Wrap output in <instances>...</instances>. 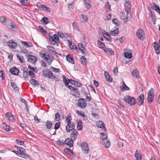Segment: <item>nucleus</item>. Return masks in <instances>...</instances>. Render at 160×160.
Segmentation results:
<instances>
[{
    "instance_id": "1",
    "label": "nucleus",
    "mask_w": 160,
    "mask_h": 160,
    "mask_svg": "<svg viewBox=\"0 0 160 160\" xmlns=\"http://www.w3.org/2000/svg\"><path fill=\"white\" fill-rule=\"evenodd\" d=\"M71 114L69 113L68 114L65 120L67 124L66 127V130L67 132L73 130L75 126V124L74 122L71 121Z\"/></svg>"
},
{
    "instance_id": "2",
    "label": "nucleus",
    "mask_w": 160,
    "mask_h": 160,
    "mask_svg": "<svg viewBox=\"0 0 160 160\" xmlns=\"http://www.w3.org/2000/svg\"><path fill=\"white\" fill-rule=\"evenodd\" d=\"M80 147L82 152L85 154H87L90 151V149L87 143L85 142L80 144Z\"/></svg>"
},
{
    "instance_id": "3",
    "label": "nucleus",
    "mask_w": 160,
    "mask_h": 160,
    "mask_svg": "<svg viewBox=\"0 0 160 160\" xmlns=\"http://www.w3.org/2000/svg\"><path fill=\"white\" fill-rule=\"evenodd\" d=\"M123 99L126 103L131 106L134 105L136 102V100L135 98L128 95L125 96Z\"/></svg>"
},
{
    "instance_id": "4",
    "label": "nucleus",
    "mask_w": 160,
    "mask_h": 160,
    "mask_svg": "<svg viewBox=\"0 0 160 160\" xmlns=\"http://www.w3.org/2000/svg\"><path fill=\"white\" fill-rule=\"evenodd\" d=\"M50 42L53 44L57 46L58 45V43L59 42L58 37L56 34H54L53 37L49 36Z\"/></svg>"
},
{
    "instance_id": "5",
    "label": "nucleus",
    "mask_w": 160,
    "mask_h": 160,
    "mask_svg": "<svg viewBox=\"0 0 160 160\" xmlns=\"http://www.w3.org/2000/svg\"><path fill=\"white\" fill-rule=\"evenodd\" d=\"M39 55L41 57L44 58L45 60L49 63L50 64L52 62V60L51 58H50V57L48 55L44 52L43 51H42L40 52Z\"/></svg>"
},
{
    "instance_id": "6",
    "label": "nucleus",
    "mask_w": 160,
    "mask_h": 160,
    "mask_svg": "<svg viewBox=\"0 0 160 160\" xmlns=\"http://www.w3.org/2000/svg\"><path fill=\"white\" fill-rule=\"evenodd\" d=\"M136 35L138 38L142 40H143L145 38V34L143 31L141 29H139L137 32Z\"/></svg>"
},
{
    "instance_id": "7",
    "label": "nucleus",
    "mask_w": 160,
    "mask_h": 160,
    "mask_svg": "<svg viewBox=\"0 0 160 160\" xmlns=\"http://www.w3.org/2000/svg\"><path fill=\"white\" fill-rule=\"evenodd\" d=\"M78 105L81 108H84L87 105L85 100L82 98L79 99L78 102Z\"/></svg>"
},
{
    "instance_id": "8",
    "label": "nucleus",
    "mask_w": 160,
    "mask_h": 160,
    "mask_svg": "<svg viewBox=\"0 0 160 160\" xmlns=\"http://www.w3.org/2000/svg\"><path fill=\"white\" fill-rule=\"evenodd\" d=\"M154 90L152 88L150 90L148 94V100L149 102H151L153 101L154 98Z\"/></svg>"
},
{
    "instance_id": "9",
    "label": "nucleus",
    "mask_w": 160,
    "mask_h": 160,
    "mask_svg": "<svg viewBox=\"0 0 160 160\" xmlns=\"http://www.w3.org/2000/svg\"><path fill=\"white\" fill-rule=\"evenodd\" d=\"M7 45L12 49H15L17 46V44L14 41L10 40L7 42Z\"/></svg>"
},
{
    "instance_id": "10",
    "label": "nucleus",
    "mask_w": 160,
    "mask_h": 160,
    "mask_svg": "<svg viewBox=\"0 0 160 160\" xmlns=\"http://www.w3.org/2000/svg\"><path fill=\"white\" fill-rule=\"evenodd\" d=\"M125 7L126 12L127 13V15H129L130 16L129 12L130 11L131 5L129 2L126 1L125 3Z\"/></svg>"
},
{
    "instance_id": "11",
    "label": "nucleus",
    "mask_w": 160,
    "mask_h": 160,
    "mask_svg": "<svg viewBox=\"0 0 160 160\" xmlns=\"http://www.w3.org/2000/svg\"><path fill=\"white\" fill-rule=\"evenodd\" d=\"M37 6L40 9H42L45 11L50 12V9L48 7L45 6L44 5L41 4L39 3H38L37 4Z\"/></svg>"
},
{
    "instance_id": "12",
    "label": "nucleus",
    "mask_w": 160,
    "mask_h": 160,
    "mask_svg": "<svg viewBox=\"0 0 160 160\" xmlns=\"http://www.w3.org/2000/svg\"><path fill=\"white\" fill-rule=\"evenodd\" d=\"M154 47L156 52V53L157 54H159L160 53V45L156 42H154Z\"/></svg>"
},
{
    "instance_id": "13",
    "label": "nucleus",
    "mask_w": 160,
    "mask_h": 160,
    "mask_svg": "<svg viewBox=\"0 0 160 160\" xmlns=\"http://www.w3.org/2000/svg\"><path fill=\"white\" fill-rule=\"evenodd\" d=\"M96 125L98 128H101L105 131H106V129L105 127L104 123L101 121H98L96 123Z\"/></svg>"
},
{
    "instance_id": "14",
    "label": "nucleus",
    "mask_w": 160,
    "mask_h": 160,
    "mask_svg": "<svg viewBox=\"0 0 160 160\" xmlns=\"http://www.w3.org/2000/svg\"><path fill=\"white\" fill-rule=\"evenodd\" d=\"M43 74L45 77H47L48 76L49 78H56L53 75L52 72L49 69L47 70V73H44Z\"/></svg>"
},
{
    "instance_id": "15",
    "label": "nucleus",
    "mask_w": 160,
    "mask_h": 160,
    "mask_svg": "<svg viewBox=\"0 0 160 160\" xmlns=\"http://www.w3.org/2000/svg\"><path fill=\"white\" fill-rule=\"evenodd\" d=\"M131 74L132 76L135 77L136 78H139L140 77L139 72L137 69L133 70L131 72Z\"/></svg>"
},
{
    "instance_id": "16",
    "label": "nucleus",
    "mask_w": 160,
    "mask_h": 160,
    "mask_svg": "<svg viewBox=\"0 0 160 160\" xmlns=\"http://www.w3.org/2000/svg\"><path fill=\"white\" fill-rule=\"evenodd\" d=\"M78 134V132L75 129L72 131L70 135L71 139L73 140H75L77 137Z\"/></svg>"
},
{
    "instance_id": "17",
    "label": "nucleus",
    "mask_w": 160,
    "mask_h": 160,
    "mask_svg": "<svg viewBox=\"0 0 160 160\" xmlns=\"http://www.w3.org/2000/svg\"><path fill=\"white\" fill-rule=\"evenodd\" d=\"M73 140L69 138H67L64 141L65 144L68 145L70 147H72L73 145Z\"/></svg>"
},
{
    "instance_id": "18",
    "label": "nucleus",
    "mask_w": 160,
    "mask_h": 160,
    "mask_svg": "<svg viewBox=\"0 0 160 160\" xmlns=\"http://www.w3.org/2000/svg\"><path fill=\"white\" fill-rule=\"evenodd\" d=\"M36 58L32 55L28 56V61L32 63H34L36 61Z\"/></svg>"
},
{
    "instance_id": "19",
    "label": "nucleus",
    "mask_w": 160,
    "mask_h": 160,
    "mask_svg": "<svg viewBox=\"0 0 160 160\" xmlns=\"http://www.w3.org/2000/svg\"><path fill=\"white\" fill-rule=\"evenodd\" d=\"M138 99L139 102H138V105L140 106L142 105L143 103V101L144 99V96L143 94H141L138 97Z\"/></svg>"
},
{
    "instance_id": "20",
    "label": "nucleus",
    "mask_w": 160,
    "mask_h": 160,
    "mask_svg": "<svg viewBox=\"0 0 160 160\" xmlns=\"http://www.w3.org/2000/svg\"><path fill=\"white\" fill-rule=\"evenodd\" d=\"M5 115L6 118L9 121L13 122L14 121L13 116L12 114L9 112H7Z\"/></svg>"
},
{
    "instance_id": "21",
    "label": "nucleus",
    "mask_w": 160,
    "mask_h": 160,
    "mask_svg": "<svg viewBox=\"0 0 160 160\" xmlns=\"http://www.w3.org/2000/svg\"><path fill=\"white\" fill-rule=\"evenodd\" d=\"M135 156L138 160H142V155L138 150H137L135 152Z\"/></svg>"
},
{
    "instance_id": "22",
    "label": "nucleus",
    "mask_w": 160,
    "mask_h": 160,
    "mask_svg": "<svg viewBox=\"0 0 160 160\" xmlns=\"http://www.w3.org/2000/svg\"><path fill=\"white\" fill-rule=\"evenodd\" d=\"M10 72L13 75H17L18 73V70L16 67H13L11 68Z\"/></svg>"
},
{
    "instance_id": "23",
    "label": "nucleus",
    "mask_w": 160,
    "mask_h": 160,
    "mask_svg": "<svg viewBox=\"0 0 160 160\" xmlns=\"http://www.w3.org/2000/svg\"><path fill=\"white\" fill-rule=\"evenodd\" d=\"M21 43L22 45H23L26 48H28L33 46V45L32 43L29 42L22 41Z\"/></svg>"
},
{
    "instance_id": "24",
    "label": "nucleus",
    "mask_w": 160,
    "mask_h": 160,
    "mask_svg": "<svg viewBox=\"0 0 160 160\" xmlns=\"http://www.w3.org/2000/svg\"><path fill=\"white\" fill-rule=\"evenodd\" d=\"M81 21L83 22H86L88 21V18L87 16L84 14H82L80 17Z\"/></svg>"
},
{
    "instance_id": "25",
    "label": "nucleus",
    "mask_w": 160,
    "mask_h": 160,
    "mask_svg": "<svg viewBox=\"0 0 160 160\" xmlns=\"http://www.w3.org/2000/svg\"><path fill=\"white\" fill-rule=\"evenodd\" d=\"M71 79H68L65 76L63 77V81L64 83L65 84L66 86H67L70 82Z\"/></svg>"
},
{
    "instance_id": "26",
    "label": "nucleus",
    "mask_w": 160,
    "mask_h": 160,
    "mask_svg": "<svg viewBox=\"0 0 160 160\" xmlns=\"http://www.w3.org/2000/svg\"><path fill=\"white\" fill-rule=\"evenodd\" d=\"M16 154L19 157H22L25 159H29L30 157L28 155L26 154H22V153H18Z\"/></svg>"
},
{
    "instance_id": "27",
    "label": "nucleus",
    "mask_w": 160,
    "mask_h": 160,
    "mask_svg": "<svg viewBox=\"0 0 160 160\" xmlns=\"http://www.w3.org/2000/svg\"><path fill=\"white\" fill-rule=\"evenodd\" d=\"M104 51L106 53L110 54L111 55H112L114 54V51L110 48H105L103 49Z\"/></svg>"
},
{
    "instance_id": "28",
    "label": "nucleus",
    "mask_w": 160,
    "mask_h": 160,
    "mask_svg": "<svg viewBox=\"0 0 160 160\" xmlns=\"http://www.w3.org/2000/svg\"><path fill=\"white\" fill-rule=\"evenodd\" d=\"M83 128V124L82 121L79 120L78 122L77 128L78 130H81Z\"/></svg>"
},
{
    "instance_id": "29",
    "label": "nucleus",
    "mask_w": 160,
    "mask_h": 160,
    "mask_svg": "<svg viewBox=\"0 0 160 160\" xmlns=\"http://www.w3.org/2000/svg\"><path fill=\"white\" fill-rule=\"evenodd\" d=\"M78 47L79 48L80 50L82 53L84 54H85L86 53L85 49L82 44L78 43Z\"/></svg>"
},
{
    "instance_id": "30",
    "label": "nucleus",
    "mask_w": 160,
    "mask_h": 160,
    "mask_svg": "<svg viewBox=\"0 0 160 160\" xmlns=\"http://www.w3.org/2000/svg\"><path fill=\"white\" fill-rule=\"evenodd\" d=\"M16 56L18 59L20 61V62L22 63L25 62V59L22 56L17 54H16Z\"/></svg>"
},
{
    "instance_id": "31",
    "label": "nucleus",
    "mask_w": 160,
    "mask_h": 160,
    "mask_svg": "<svg viewBox=\"0 0 160 160\" xmlns=\"http://www.w3.org/2000/svg\"><path fill=\"white\" fill-rule=\"evenodd\" d=\"M83 2L87 8L88 9L90 8L91 6V4L89 0H84Z\"/></svg>"
},
{
    "instance_id": "32",
    "label": "nucleus",
    "mask_w": 160,
    "mask_h": 160,
    "mask_svg": "<svg viewBox=\"0 0 160 160\" xmlns=\"http://www.w3.org/2000/svg\"><path fill=\"white\" fill-rule=\"evenodd\" d=\"M105 75L107 80L110 82L112 81V78L111 76L107 72H105Z\"/></svg>"
},
{
    "instance_id": "33",
    "label": "nucleus",
    "mask_w": 160,
    "mask_h": 160,
    "mask_svg": "<svg viewBox=\"0 0 160 160\" xmlns=\"http://www.w3.org/2000/svg\"><path fill=\"white\" fill-rule=\"evenodd\" d=\"M47 128L48 129H50L52 127V121L48 120L47 121L46 124Z\"/></svg>"
},
{
    "instance_id": "34",
    "label": "nucleus",
    "mask_w": 160,
    "mask_h": 160,
    "mask_svg": "<svg viewBox=\"0 0 160 160\" xmlns=\"http://www.w3.org/2000/svg\"><path fill=\"white\" fill-rule=\"evenodd\" d=\"M102 143L104 146L107 148H108L110 146V143L109 140H106L105 141H103Z\"/></svg>"
},
{
    "instance_id": "35",
    "label": "nucleus",
    "mask_w": 160,
    "mask_h": 160,
    "mask_svg": "<svg viewBox=\"0 0 160 160\" xmlns=\"http://www.w3.org/2000/svg\"><path fill=\"white\" fill-rule=\"evenodd\" d=\"M66 59L68 61L71 62L72 64L74 63V61L72 57L70 56V55L66 56Z\"/></svg>"
},
{
    "instance_id": "36",
    "label": "nucleus",
    "mask_w": 160,
    "mask_h": 160,
    "mask_svg": "<svg viewBox=\"0 0 160 160\" xmlns=\"http://www.w3.org/2000/svg\"><path fill=\"white\" fill-rule=\"evenodd\" d=\"M152 8L155 10L157 12H160V8L159 6H157L155 3H153V5H152Z\"/></svg>"
},
{
    "instance_id": "37",
    "label": "nucleus",
    "mask_w": 160,
    "mask_h": 160,
    "mask_svg": "<svg viewBox=\"0 0 160 160\" xmlns=\"http://www.w3.org/2000/svg\"><path fill=\"white\" fill-rule=\"evenodd\" d=\"M128 15H127V16H126V14L123 12L121 14V18L122 19L124 20V22H127V20L128 19Z\"/></svg>"
},
{
    "instance_id": "38",
    "label": "nucleus",
    "mask_w": 160,
    "mask_h": 160,
    "mask_svg": "<svg viewBox=\"0 0 160 160\" xmlns=\"http://www.w3.org/2000/svg\"><path fill=\"white\" fill-rule=\"evenodd\" d=\"M80 59L82 64L86 65L87 60L85 57L84 56H82L81 57Z\"/></svg>"
},
{
    "instance_id": "39",
    "label": "nucleus",
    "mask_w": 160,
    "mask_h": 160,
    "mask_svg": "<svg viewBox=\"0 0 160 160\" xmlns=\"http://www.w3.org/2000/svg\"><path fill=\"white\" fill-rule=\"evenodd\" d=\"M124 56L126 58L130 59L132 57V54L131 53L127 52L124 53Z\"/></svg>"
},
{
    "instance_id": "40",
    "label": "nucleus",
    "mask_w": 160,
    "mask_h": 160,
    "mask_svg": "<svg viewBox=\"0 0 160 160\" xmlns=\"http://www.w3.org/2000/svg\"><path fill=\"white\" fill-rule=\"evenodd\" d=\"M123 85L121 87V91H123L125 90H129V88L126 85L124 82H123Z\"/></svg>"
},
{
    "instance_id": "41",
    "label": "nucleus",
    "mask_w": 160,
    "mask_h": 160,
    "mask_svg": "<svg viewBox=\"0 0 160 160\" xmlns=\"http://www.w3.org/2000/svg\"><path fill=\"white\" fill-rule=\"evenodd\" d=\"M118 29L117 28H116L111 32V34L113 36H116L118 34Z\"/></svg>"
},
{
    "instance_id": "42",
    "label": "nucleus",
    "mask_w": 160,
    "mask_h": 160,
    "mask_svg": "<svg viewBox=\"0 0 160 160\" xmlns=\"http://www.w3.org/2000/svg\"><path fill=\"white\" fill-rule=\"evenodd\" d=\"M107 136V134L106 133H101L100 135V138L103 141L105 140H106Z\"/></svg>"
},
{
    "instance_id": "43",
    "label": "nucleus",
    "mask_w": 160,
    "mask_h": 160,
    "mask_svg": "<svg viewBox=\"0 0 160 160\" xmlns=\"http://www.w3.org/2000/svg\"><path fill=\"white\" fill-rule=\"evenodd\" d=\"M30 82L34 86H35V85H38L39 84V83L38 81H36V80L34 79H31L30 81Z\"/></svg>"
},
{
    "instance_id": "44",
    "label": "nucleus",
    "mask_w": 160,
    "mask_h": 160,
    "mask_svg": "<svg viewBox=\"0 0 160 160\" xmlns=\"http://www.w3.org/2000/svg\"><path fill=\"white\" fill-rule=\"evenodd\" d=\"M71 90H73L75 92L77 93V94H73V96L77 97H79V92L75 87H73L72 88H71Z\"/></svg>"
},
{
    "instance_id": "45",
    "label": "nucleus",
    "mask_w": 160,
    "mask_h": 160,
    "mask_svg": "<svg viewBox=\"0 0 160 160\" xmlns=\"http://www.w3.org/2000/svg\"><path fill=\"white\" fill-rule=\"evenodd\" d=\"M47 48L52 53L54 52L55 53H57V52L55 51V49L54 48L49 45L47 46Z\"/></svg>"
},
{
    "instance_id": "46",
    "label": "nucleus",
    "mask_w": 160,
    "mask_h": 160,
    "mask_svg": "<svg viewBox=\"0 0 160 160\" xmlns=\"http://www.w3.org/2000/svg\"><path fill=\"white\" fill-rule=\"evenodd\" d=\"M42 22H43L45 24H47L49 22L48 18L46 17L43 18L41 20Z\"/></svg>"
},
{
    "instance_id": "47",
    "label": "nucleus",
    "mask_w": 160,
    "mask_h": 160,
    "mask_svg": "<svg viewBox=\"0 0 160 160\" xmlns=\"http://www.w3.org/2000/svg\"><path fill=\"white\" fill-rule=\"evenodd\" d=\"M17 149L18 151H20V152L22 153V154H26V150L24 149L18 147H17Z\"/></svg>"
},
{
    "instance_id": "48",
    "label": "nucleus",
    "mask_w": 160,
    "mask_h": 160,
    "mask_svg": "<svg viewBox=\"0 0 160 160\" xmlns=\"http://www.w3.org/2000/svg\"><path fill=\"white\" fill-rule=\"evenodd\" d=\"M2 126L7 131H9L10 130L9 127L5 123H3Z\"/></svg>"
},
{
    "instance_id": "49",
    "label": "nucleus",
    "mask_w": 160,
    "mask_h": 160,
    "mask_svg": "<svg viewBox=\"0 0 160 160\" xmlns=\"http://www.w3.org/2000/svg\"><path fill=\"white\" fill-rule=\"evenodd\" d=\"M105 8H107V10L108 11L111 10V6L108 2H106L105 4Z\"/></svg>"
},
{
    "instance_id": "50",
    "label": "nucleus",
    "mask_w": 160,
    "mask_h": 160,
    "mask_svg": "<svg viewBox=\"0 0 160 160\" xmlns=\"http://www.w3.org/2000/svg\"><path fill=\"white\" fill-rule=\"evenodd\" d=\"M111 17V14H108V15H106L103 18L105 20H109Z\"/></svg>"
},
{
    "instance_id": "51",
    "label": "nucleus",
    "mask_w": 160,
    "mask_h": 160,
    "mask_svg": "<svg viewBox=\"0 0 160 160\" xmlns=\"http://www.w3.org/2000/svg\"><path fill=\"white\" fill-rule=\"evenodd\" d=\"M72 26L74 29H75L76 30L78 31H79L78 26L77 25L76 23L74 22H73L72 23Z\"/></svg>"
},
{
    "instance_id": "52",
    "label": "nucleus",
    "mask_w": 160,
    "mask_h": 160,
    "mask_svg": "<svg viewBox=\"0 0 160 160\" xmlns=\"http://www.w3.org/2000/svg\"><path fill=\"white\" fill-rule=\"evenodd\" d=\"M11 84L12 86L15 91H17L18 90V88L13 82H11Z\"/></svg>"
},
{
    "instance_id": "53",
    "label": "nucleus",
    "mask_w": 160,
    "mask_h": 160,
    "mask_svg": "<svg viewBox=\"0 0 160 160\" xmlns=\"http://www.w3.org/2000/svg\"><path fill=\"white\" fill-rule=\"evenodd\" d=\"M28 75L31 78H35L36 75L35 74L31 71H29L28 72Z\"/></svg>"
},
{
    "instance_id": "54",
    "label": "nucleus",
    "mask_w": 160,
    "mask_h": 160,
    "mask_svg": "<svg viewBox=\"0 0 160 160\" xmlns=\"http://www.w3.org/2000/svg\"><path fill=\"white\" fill-rule=\"evenodd\" d=\"M98 47L99 48H103L104 46V44L102 43L100 41L98 40Z\"/></svg>"
},
{
    "instance_id": "55",
    "label": "nucleus",
    "mask_w": 160,
    "mask_h": 160,
    "mask_svg": "<svg viewBox=\"0 0 160 160\" xmlns=\"http://www.w3.org/2000/svg\"><path fill=\"white\" fill-rule=\"evenodd\" d=\"M58 34L59 37L61 38H63L64 37V33L61 31L58 32Z\"/></svg>"
},
{
    "instance_id": "56",
    "label": "nucleus",
    "mask_w": 160,
    "mask_h": 160,
    "mask_svg": "<svg viewBox=\"0 0 160 160\" xmlns=\"http://www.w3.org/2000/svg\"><path fill=\"white\" fill-rule=\"evenodd\" d=\"M60 115L58 113H57L55 114V120L58 121L60 119Z\"/></svg>"
},
{
    "instance_id": "57",
    "label": "nucleus",
    "mask_w": 160,
    "mask_h": 160,
    "mask_svg": "<svg viewBox=\"0 0 160 160\" xmlns=\"http://www.w3.org/2000/svg\"><path fill=\"white\" fill-rule=\"evenodd\" d=\"M112 22L117 26L119 25V21L116 19H113L112 20Z\"/></svg>"
},
{
    "instance_id": "58",
    "label": "nucleus",
    "mask_w": 160,
    "mask_h": 160,
    "mask_svg": "<svg viewBox=\"0 0 160 160\" xmlns=\"http://www.w3.org/2000/svg\"><path fill=\"white\" fill-rule=\"evenodd\" d=\"M50 69L51 70H52L53 72H59V69L58 68H53L52 67H51L50 68Z\"/></svg>"
},
{
    "instance_id": "59",
    "label": "nucleus",
    "mask_w": 160,
    "mask_h": 160,
    "mask_svg": "<svg viewBox=\"0 0 160 160\" xmlns=\"http://www.w3.org/2000/svg\"><path fill=\"white\" fill-rule=\"evenodd\" d=\"M60 123L59 122H57L55 123L54 126V129L55 130L58 129L60 127Z\"/></svg>"
},
{
    "instance_id": "60",
    "label": "nucleus",
    "mask_w": 160,
    "mask_h": 160,
    "mask_svg": "<svg viewBox=\"0 0 160 160\" xmlns=\"http://www.w3.org/2000/svg\"><path fill=\"white\" fill-rule=\"evenodd\" d=\"M21 4L22 6H25L28 2V0H21L20 1Z\"/></svg>"
},
{
    "instance_id": "61",
    "label": "nucleus",
    "mask_w": 160,
    "mask_h": 160,
    "mask_svg": "<svg viewBox=\"0 0 160 160\" xmlns=\"http://www.w3.org/2000/svg\"><path fill=\"white\" fill-rule=\"evenodd\" d=\"M23 77L26 79H27L28 78V74L27 71H23Z\"/></svg>"
},
{
    "instance_id": "62",
    "label": "nucleus",
    "mask_w": 160,
    "mask_h": 160,
    "mask_svg": "<svg viewBox=\"0 0 160 160\" xmlns=\"http://www.w3.org/2000/svg\"><path fill=\"white\" fill-rule=\"evenodd\" d=\"M6 25L8 28L10 29H12L13 28V25L12 23H9L7 24Z\"/></svg>"
},
{
    "instance_id": "63",
    "label": "nucleus",
    "mask_w": 160,
    "mask_h": 160,
    "mask_svg": "<svg viewBox=\"0 0 160 160\" xmlns=\"http://www.w3.org/2000/svg\"><path fill=\"white\" fill-rule=\"evenodd\" d=\"M113 74L115 75H117L118 74V68L117 67H115V68H114L113 70Z\"/></svg>"
},
{
    "instance_id": "64",
    "label": "nucleus",
    "mask_w": 160,
    "mask_h": 160,
    "mask_svg": "<svg viewBox=\"0 0 160 160\" xmlns=\"http://www.w3.org/2000/svg\"><path fill=\"white\" fill-rule=\"evenodd\" d=\"M57 143L58 144L62 145L64 143L63 141H62L60 140H59L57 141Z\"/></svg>"
}]
</instances>
